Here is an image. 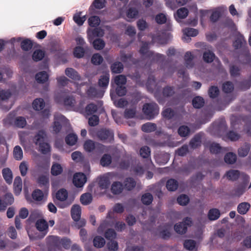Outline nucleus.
<instances>
[{"label": "nucleus", "mask_w": 251, "mask_h": 251, "mask_svg": "<svg viewBox=\"0 0 251 251\" xmlns=\"http://www.w3.org/2000/svg\"><path fill=\"white\" fill-rule=\"evenodd\" d=\"M34 142L42 153H47L50 151V146L47 142L46 135L43 131H39L34 138Z\"/></svg>", "instance_id": "f257e3e1"}, {"label": "nucleus", "mask_w": 251, "mask_h": 251, "mask_svg": "<svg viewBox=\"0 0 251 251\" xmlns=\"http://www.w3.org/2000/svg\"><path fill=\"white\" fill-rule=\"evenodd\" d=\"M143 111L147 118L150 119L158 114L159 109L156 104L151 103L145 104L143 106Z\"/></svg>", "instance_id": "f03ea898"}, {"label": "nucleus", "mask_w": 251, "mask_h": 251, "mask_svg": "<svg viewBox=\"0 0 251 251\" xmlns=\"http://www.w3.org/2000/svg\"><path fill=\"white\" fill-rule=\"evenodd\" d=\"M48 240L50 244L59 248L68 249L71 246L70 240L66 238L60 239L58 237L51 236L48 238Z\"/></svg>", "instance_id": "7ed1b4c3"}, {"label": "nucleus", "mask_w": 251, "mask_h": 251, "mask_svg": "<svg viewBox=\"0 0 251 251\" xmlns=\"http://www.w3.org/2000/svg\"><path fill=\"white\" fill-rule=\"evenodd\" d=\"M226 177L230 180H235L238 177L242 179L245 184H247L250 179L248 176L242 173L240 174L238 171L231 170L227 172Z\"/></svg>", "instance_id": "20e7f679"}, {"label": "nucleus", "mask_w": 251, "mask_h": 251, "mask_svg": "<svg viewBox=\"0 0 251 251\" xmlns=\"http://www.w3.org/2000/svg\"><path fill=\"white\" fill-rule=\"evenodd\" d=\"M4 124L6 125L14 124L19 127H23L26 125V121L23 117H19L16 119L14 118L11 116H9L4 120Z\"/></svg>", "instance_id": "39448f33"}, {"label": "nucleus", "mask_w": 251, "mask_h": 251, "mask_svg": "<svg viewBox=\"0 0 251 251\" xmlns=\"http://www.w3.org/2000/svg\"><path fill=\"white\" fill-rule=\"evenodd\" d=\"M86 182V176L81 173H76L74 175L73 183L77 187H81Z\"/></svg>", "instance_id": "423d86ee"}, {"label": "nucleus", "mask_w": 251, "mask_h": 251, "mask_svg": "<svg viewBox=\"0 0 251 251\" xmlns=\"http://www.w3.org/2000/svg\"><path fill=\"white\" fill-rule=\"evenodd\" d=\"M36 227L39 231L42 232L40 238L44 237L48 231V225L45 220H37L36 223Z\"/></svg>", "instance_id": "0eeeda50"}, {"label": "nucleus", "mask_w": 251, "mask_h": 251, "mask_svg": "<svg viewBox=\"0 0 251 251\" xmlns=\"http://www.w3.org/2000/svg\"><path fill=\"white\" fill-rule=\"evenodd\" d=\"M66 120V119L62 115L57 114L55 115L53 126V130L55 132L59 131L61 128V124L65 123Z\"/></svg>", "instance_id": "6e6552de"}, {"label": "nucleus", "mask_w": 251, "mask_h": 251, "mask_svg": "<svg viewBox=\"0 0 251 251\" xmlns=\"http://www.w3.org/2000/svg\"><path fill=\"white\" fill-rule=\"evenodd\" d=\"M104 34L103 30L100 28H97L94 29L89 28L87 29V35L89 40L93 39L95 37L103 36Z\"/></svg>", "instance_id": "1a4fd4ad"}, {"label": "nucleus", "mask_w": 251, "mask_h": 251, "mask_svg": "<svg viewBox=\"0 0 251 251\" xmlns=\"http://www.w3.org/2000/svg\"><path fill=\"white\" fill-rule=\"evenodd\" d=\"M183 36L182 39L186 42L189 41V37L196 36L198 34V31L194 28H186L183 30Z\"/></svg>", "instance_id": "9d476101"}, {"label": "nucleus", "mask_w": 251, "mask_h": 251, "mask_svg": "<svg viewBox=\"0 0 251 251\" xmlns=\"http://www.w3.org/2000/svg\"><path fill=\"white\" fill-rule=\"evenodd\" d=\"M71 214L73 219L75 221H78L81 215L80 206L78 205H74L71 209Z\"/></svg>", "instance_id": "9b49d317"}, {"label": "nucleus", "mask_w": 251, "mask_h": 251, "mask_svg": "<svg viewBox=\"0 0 251 251\" xmlns=\"http://www.w3.org/2000/svg\"><path fill=\"white\" fill-rule=\"evenodd\" d=\"M138 11L135 8L130 7L126 12V20L128 21H131L132 19H135L137 17Z\"/></svg>", "instance_id": "f8f14e48"}, {"label": "nucleus", "mask_w": 251, "mask_h": 251, "mask_svg": "<svg viewBox=\"0 0 251 251\" xmlns=\"http://www.w3.org/2000/svg\"><path fill=\"white\" fill-rule=\"evenodd\" d=\"M188 13V10L184 7H182L177 10L176 13L174 14V16L176 20L179 21V20L186 18Z\"/></svg>", "instance_id": "ddd939ff"}, {"label": "nucleus", "mask_w": 251, "mask_h": 251, "mask_svg": "<svg viewBox=\"0 0 251 251\" xmlns=\"http://www.w3.org/2000/svg\"><path fill=\"white\" fill-rule=\"evenodd\" d=\"M65 74L69 77L75 80H79L80 78V76L77 72L72 68H67L65 70Z\"/></svg>", "instance_id": "4468645a"}, {"label": "nucleus", "mask_w": 251, "mask_h": 251, "mask_svg": "<svg viewBox=\"0 0 251 251\" xmlns=\"http://www.w3.org/2000/svg\"><path fill=\"white\" fill-rule=\"evenodd\" d=\"M113 176L112 173H108L104 176L100 182V186L102 188H107L109 187L110 184V179Z\"/></svg>", "instance_id": "2eb2a0df"}, {"label": "nucleus", "mask_w": 251, "mask_h": 251, "mask_svg": "<svg viewBox=\"0 0 251 251\" xmlns=\"http://www.w3.org/2000/svg\"><path fill=\"white\" fill-rule=\"evenodd\" d=\"M184 248L190 251H197L198 244L192 240H187L184 243Z\"/></svg>", "instance_id": "dca6fc26"}, {"label": "nucleus", "mask_w": 251, "mask_h": 251, "mask_svg": "<svg viewBox=\"0 0 251 251\" xmlns=\"http://www.w3.org/2000/svg\"><path fill=\"white\" fill-rule=\"evenodd\" d=\"M109 74L107 72H104L102 75H101L99 83L100 87H106L109 83Z\"/></svg>", "instance_id": "f3484780"}, {"label": "nucleus", "mask_w": 251, "mask_h": 251, "mask_svg": "<svg viewBox=\"0 0 251 251\" xmlns=\"http://www.w3.org/2000/svg\"><path fill=\"white\" fill-rule=\"evenodd\" d=\"M45 104L43 99L41 98L35 99L32 103L33 109L37 111L43 109L45 107Z\"/></svg>", "instance_id": "a211bd4d"}, {"label": "nucleus", "mask_w": 251, "mask_h": 251, "mask_svg": "<svg viewBox=\"0 0 251 251\" xmlns=\"http://www.w3.org/2000/svg\"><path fill=\"white\" fill-rule=\"evenodd\" d=\"M22 188V181L20 176L15 178L14 182V189L15 193L16 195L20 194Z\"/></svg>", "instance_id": "6ab92c4d"}, {"label": "nucleus", "mask_w": 251, "mask_h": 251, "mask_svg": "<svg viewBox=\"0 0 251 251\" xmlns=\"http://www.w3.org/2000/svg\"><path fill=\"white\" fill-rule=\"evenodd\" d=\"M98 110L99 108L97 107L96 105L91 103L87 106L84 112H82L81 110L79 109V111L80 113H83L84 114V115H89L94 113Z\"/></svg>", "instance_id": "aec40b11"}, {"label": "nucleus", "mask_w": 251, "mask_h": 251, "mask_svg": "<svg viewBox=\"0 0 251 251\" xmlns=\"http://www.w3.org/2000/svg\"><path fill=\"white\" fill-rule=\"evenodd\" d=\"M98 136L101 140H111L113 137V133L108 130H102L99 132Z\"/></svg>", "instance_id": "412c9836"}, {"label": "nucleus", "mask_w": 251, "mask_h": 251, "mask_svg": "<svg viewBox=\"0 0 251 251\" xmlns=\"http://www.w3.org/2000/svg\"><path fill=\"white\" fill-rule=\"evenodd\" d=\"M250 206L248 202H242L238 205L237 211L241 214H245L249 210Z\"/></svg>", "instance_id": "4be33fe9"}, {"label": "nucleus", "mask_w": 251, "mask_h": 251, "mask_svg": "<svg viewBox=\"0 0 251 251\" xmlns=\"http://www.w3.org/2000/svg\"><path fill=\"white\" fill-rule=\"evenodd\" d=\"M123 189L121 183L118 182H114L111 186V192L114 194H119L121 193Z\"/></svg>", "instance_id": "5701e85b"}, {"label": "nucleus", "mask_w": 251, "mask_h": 251, "mask_svg": "<svg viewBox=\"0 0 251 251\" xmlns=\"http://www.w3.org/2000/svg\"><path fill=\"white\" fill-rule=\"evenodd\" d=\"M3 176L8 183H11L12 180V173L8 168H5L2 170Z\"/></svg>", "instance_id": "b1692460"}, {"label": "nucleus", "mask_w": 251, "mask_h": 251, "mask_svg": "<svg viewBox=\"0 0 251 251\" xmlns=\"http://www.w3.org/2000/svg\"><path fill=\"white\" fill-rule=\"evenodd\" d=\"M220 216V211L216 208L210 209L208 214V218L210 220H216L219 218Z\"/></svg>", "instance_id": "393cba45"}, {"label": "nucleus", "mask_w": 251, "mask_h": 251, "mask_svg": "<svg viewBox=\"0 0 251 251\" xmlns=\"http://www.w3.org/2000/svg\"><path fill=\"white\" fill-rule=\"evenodd\" d=\"M67 197L68 192L66 190L64 189L59 190L56 194V198L60 201H65Z\"/></svg>", "instance_id": "a878e982"}, {"label": "nucleus", "mask_w": 251, "mask_h": 251, "mask_svg": "<svg viewBox=\"0 0 251 251\" xmlns=\"http://www.w3.org/2000/svg\"><path fill=\"white\" fill-rule=\"evenodd\" d=\"M66 142L70 146L75 145L77 141V137L75 134H70L66 137Z\"/></svg>", "instance_id": "bb28decb"}, {"label": "nucleus", "mask_w": 251, "mask_h": 251, "mask_svg": "<svg viewBox=\"0 0 251 251\" xmlns=\"http://www.w3.org/2000/svg\"><path fill=\"white\" fill-rule=\"evenodd\" d=\"M63 171L61 166L58 163L53 164L51 168V173L53 176H57L60 174Z\"/></svg>", "instance_id": "cd10ccee"}, {"label": "nucleus", "mask_w": 251, "mask_h": 251, "mask_svg": "<svg viewBox=\"0 0 251 251\" xmlns=\"http://www.w3.org/2000/svg\"><path fill=\"white\" fill-rule=\"evenodd\" d=\"M177 186L178 183L175 179H171L167 182L166 187L169 191H175L177 189Z\"/></svg>", "instance_id": "c85d7f7f"}, {"label": "nucleus", "mask_w": 251, "mask_h": 251, "mask_svg": "<svg viewBox=\"0 0 251 251\" xmlns=\"http://www.w3.org/2000/svg\"><path fill=\"white\" fill-rule=\"evenodd\" d=\"M32 195L34 200L37 201H41L45 197H46L47 194H44L40 190H36L33 192Z\"/></svg>", "instance_id": "c756f323"}, {"label": "nucleus", "mask_w": 251, "mask_h": 251, "mask_svg": "<svg viewBox=\"0 0 251 251\" xmlns=\"http://www.w3.org/2000/svg\"><path fill=\"white\" fill-rule=\"evenodd\" d=\"M80 13H76L73 17V19L75 23L78 25H81L84 23V21L86 20L85 15L80 16Z\"/></svg>", "instance_id": "7c9ffc66"}, {"label": "nucleus", "mask_w": 251, "mask_h": 251, "mask_svg": "<svg viewBox=\"0 0 251 251\" xmlns=\"http://www.w3.org/2000/svg\"><path fill=\"white\" fill-rule=\"evenodd\" d=\"M92 200V197L90 193H85L80 197V201L84 205H87L89 204Z\"/></svg>", "instance_id": "2f4dec72"}, {"label": "nucleus", "mask_w": 251, "mask_h": 251, "mask_svg": "<svg viewBox=\"0 0 251 251\" xmlns=\"http://www.w3.org/2000/svg\"><path fill=\"white\" fill-rule=\"evenodd\" d=\"M48 79V75L45 72H41L36 75V80L41 83L46 81Z\"/></svg>", "instance_id": "473e14b6"}, {"label": "nucleus", "mask_w": 251, "mask_h": 251, "mask_svg": "<svg viewBox=\"0 0 251 251\" xmlns=\"http://www.w3.org/2000/svg\"><path fill=\"white\" fill-rule=\"evenodd\" d=\"M88 22L90 26L95 27L99 25L100 21L98 16H93L88 19Z\"/></svg>", "instance_id": "72a5a7b5"}, {"label": "nucleus", "mask_w": 251, "mask_h": 251, "mask_svg": "<svg viewBox=\"0 0 251 251\" xmlns=\"http://www.w3.org/2000/svg\"><path fill=\"white\" fill-rule=\"evenodd\" d=\"M13 154L15 158L17 160H21L23 158V151L21 148L19 146H16L13 151Z\"/></svg>", "instance_id": "f704fd0d"}, {"label": "nucleus", "mask_w": 251, "mask_h": 251, "mask_svg": "<svg viewBox=\"0 0 251 251\" xmlns=\"http://www.w3.org/2000/svg\"><path fill=\"white\" fill-rule=\"evenodd\" d=\"M215 58V55L213 52L208 50L204 52L203 54V58L206 62H211Z\"/></svg>", "instance_id": "c9c22d12"}, {"label": "nucleus", "mask_w": 251, "mask_h": 251, "mask_svg": "<svg viewBox=\"0 0 251 251\" xmlns=\"http://www.w3.org/2000/svg\"><path fill=\"white\" fill-rule=\"evenodd\" d=\"M155 125L151 123H148L143 125L142 126V130L147 132L153 131L155 129Z\"/></svg>", "instance_id": "e433bc0d"}, {"label": "nucleus", "mask_w": 251, "mask_h": 251, "mask_svg": "<svg viewBox=\"0 0 251 251\" xmlns=\"http://www.w3.org/2000/svg\"><path fill=\"white\" fill-rule=\"evenodd\" d=\"M11 96V93L9 90H3L0 88V99L2 100H8Z\"/></svg>", "instance_id": "4c0bfd02"}, {"label": "nucleus", "mask_w": 251, "mask_h": 251, "mask_svg": "<svg viewBox=\"0 0 251 251\" xmlns=\"http://www.w3.org/2000/svg\"><path fill=\"white\" fill-rule=\"evenodd\" d=\"M93 44L94 48L97 50L102 49L105 46L104 42L100 39L94 40L93 42Z\"/></svg>", "instance_id": "58836bf2"}, {"label": "nucleus", "mask_w": 251, "mask_h": 251, "mask_svg": "<svg viewBox=\"0 0 251 251\" xmlns=\"http://www.w3.org/2000/svg\"><path fill=\"white\" fill-rule=\"evenodd\" d=\"M28 168V163L26 161L22 162L19 166V169L21 174L22 176H25L26 175Z\"/></svg>", "instance_id": "ea45409f"}, {"label": "nucleus", "mask_w": 251, "mask_h": 251, "mask_svg": "<svg viewBox=\"0 0 251 251\" xmlns=\"http://www.w3.org/2000/svg\"><path fill=\"white\" fill-rule=\"evenodd\" d=\"M192 103L194 107L199 108L203 106L204 101L202 98L197 97L193 99Z\"/></svg>", "instance_id": "a19ab883"}, {"label": "nucleus", "mask_w": 251, "mask_h": 251, "mask_svg": "<svg viewBox=\"0 0 251 251\" xmlns=\"http://www.w3.org/2000/svg\"><path fill=\"white\" fill-rule=\"evenodd\" d=\"M123 69V66L120 62H115L111 66V70L113 73H120Z\"/></svg>", "instance_id": "79ce46f5"}, {"label": "nucleus", "mask_w": 251, "mask_h": 251, "mask_svg": "<svg viewBox=\"0 0 251 251\" xmlns=\"http://www.w3.org/2000/svg\"><path fill=\"white\" fill-rule=\"evenodd\" d=\"M105 243L104 239L100 236H97L94 239V245L96 247L101 248Z\"/></svg>", "instance_id": "37998d69"}, {"label": "nucleus", "mask_w": 251, "mask_h": 251, "mask_svg": "<svg viewBox=\"0 0 251 251\" xmlns=\"http://www.w3.org/2000/svg\"><path fill=\"white\" fill-rule=\"evenodd\" d=\"M84 54V49L82 47L77 46L74 50V55L75 57L81 58Z\"/></svg>", "instance_id": "c03bdc74"}, {"label": "nucleus", "mask_w": 251, "mask_h": 251, "mask_svg": "<svg viewBox=\"0 0 251 251\" xmlns=\"http://www.w3.org/2000/svg\"><path fill=\"white\" fill-rule=\"evenodd\" d=\"M126 81L125 76L119 75L116 76L114 78V82L117 86L124 85Z\"/></svg>", "instance_id": "a18cd8bd"}, {"label": "nucleus", "mask_w": 251, "mask_h": 251, "mask_svg": "<svg viewBox=\"0 0 251 251\" xmlns=\"http://www.w3.org/2000/svg\"><path fill=\"white\" fill-rule=\"evenodd\" d=\"M250 149V147L248 144L245 145L238 150L239 156L242 157L246 156L248 154Z\"/></svg>", "instance_id": "49530a36"}, {"label": "nucleus", "mask_w": 251, "mask_h": 251, "mask_svg": "<svg viewBox=\"0 0 251 251\" xmlns=\"http://www.w3.org/2000/svg\"><path fill=\"white\" fill-rule=\"evenodd\" d=\"M174 228L176 231L179 234H183L185 233L187 229V227L185 226V224L182 223L176 224Z\"/></svg>", "instance_id": "de8ad7c7"}, {"label": "nucleus", "mask_w": 251, "mask_h": 251, "mask_svg": "<svg viewBox=\"0 0 251 251\" xmlns=\"http://www.w3.org/2000/svg\"><path fill=\"white\" fill-rule=\"evenodd\" d=\"M44 52L40 50H35L33 54L32 57L34 61H38L41 60L44 56Z\"/></svg>", "instance_id": "09e8293b"}, {"label": "nucleus", "mask_w": 251, "mask_h": 251, "mask_svg": "<svg viewBox=\"0 0 251 251\" xmlns=\"http://www.w3.org/2000/svg\"><path fill=\"white\" fill-rule=\"evenodd\" d=\"M236 159V155L233 153H227L225 157V162L228 164H232L234 163Z\"/></svg>", "instance_id": "8fccbe9b"}, {"label": "nucleus", "mask_w": 251, "mask_h": 251, "mask_svg": "<svg viewBox=\"0 0 251 251\" xmlns=\"http://www.w3.org/2000/svg\"><path fill=\"white\" fill-rule=\"evenodd\" d=\"M95 148V145L94 143L90 140L86 141L84 144V150L88 152L93 151Z\"/></svg>", "instance_id": "3c124183"}, {"label": "nucleus", "mask_w": 251, "mask_h": 251, "mask_svg": "<svg viewBox=\"0 0 251 251\" xmlns=\"http://www.w3.org/2000/svg\"><path fill=\"white\" fill-rule=\"evenodd\" d=\"M91 61L93 64L99 65L102 62L103 58L100 54L96 53L92 56Z\"/></svg>", "instance_id": "603ef678"}, {"label": "nucleus", "mask_w": 251, "mask_h": 251, "mask_svg": "<svg viewBox=\"0 0 251 251\" xmlns=\"http://www.w3.org/2000/svg\"><path fill=\"white\" fill-rule=\"evenodd\" d=\"M21 48L23 50H30L32 46L31 42L28 39L24 40L21 42Z\"/></svg>", "instance_id": "864d4df0"}, {"label": "nucleus", "mask_w": 251, "mask_h": 251, "mask_svg": "<svg viewBox=\"0 0 251 251\" xmlns=\"http://www.w3.org/2000/svg\"><path fill=\"white\" fill-rule=\"evenodd\" d=\"M178 134L182 137H185L188 135L190 130L188 126H180L178 130Z\"/></svg>", "instance_id": "5fc2aeb1"}, {"label": "nucleus", "mask_w": 251, "mask_h": 251, "mask_svg": "<svg viewBox=\"0 0 251 251\" xmlns=\"http://www.w3.org/2000/svg\"><path fill=\"white\" fill-rule=\"evenodd\" d=\"M245 42L242 35L239 34L236 40L234 42L233 45L236 48L240 47Z\"/></svg>", "instance_id": "6e6d98bb"}, {"label": "nucleus", "mask_w": 251, "mask_h": 251, "mask_svg": "<svg viewBox=\"0 0 251 251\" xmlns=\"http://www.w3.org/2000/svg\"><path fill=\"white\" fill-rule=\"evenodd\" d=\"M152 196L149 193H147L143 195L142 197V201L145 204H149L152 201Z\"/></svg>", "instance_id": "4d7b16f0"}, {"label": "nucleus", "mask_w": 251, "mask_h": 251, "mask_svg": "<svg viewBox=\"0 0 251 251\" xmlns=\"http://www.w3.org/2000/svg\"><path fill=\"white\" fill-rule=\"evenodd\" d=\"M150 150L148 147H143L140 150V154L143 158H148L150 156Z\"/></svg>", "instance_id": "13d9d810"}, {"label": "nucleus", "mask_w": 251, "mask_h": 251, "mask_svg": "<svg viewBox=\"0 0 251 251\" xmlns=\"http://www.w3.org/2000/svg\"><path fill=\"white\" fill-rule=\"evenodd\" d=\"M201 142V137L199 135H196L192 139L190 144L192 148H195L200 146Z\"/></svg>", "instance_id": "bf43d9fd"}, {"label": "nucleus", "mask_w": 251, "mask_h": 251, "mask_svg": "<svg viewBox=\"0 0 251 251\" xmlns=\"http://www.w3.org/2000/svg\"><path fill=\"white\" fill-rule=\"evenodd\" d=\"M75 103V100L74 99L72 98H69L67 99L64 101V104L66 106H68L72 108L75 111H79V109L77 108L74 107V104Z\"/></svg>", "instance_id": "052dcab7"}, {"label": "nucleus", "mask_w": 251, "mask_h": 251, "mask_svg": "<svg viewBox=\"0 0 251 251\" xmlns=\"http://www.w3.org/2000/svg\"><path fill=\"white\" fill-rule=\"evenodd\" d=\"M87 94L90 97H102L103 94V92H101L100 93H98L95 88L91 87L87 91Z\"/></svg>", "instance_id": "680f3d73"}, {"label": "nucleus", "mask_w": 251, "mask_h": 251, "mask_svg": "<svg viewBox=\"0 0 251 251\" xmlns=\"http://www.w3.org/2000/svg\"><path fill=\"white\" fill-rule=\"evenodd\" d=\"M111 162V158L110 155L105 154L100 160V164L103 166H108Z\"/></svg>", "instance_id": "e2e57ef3"}, {"label": "nucleus", "mask_w": 251, "mask_h": 251, "mask_svg": "<svg viewBox=\"0 0 251 251\" xmlns=\"http://www.w3.org/2000/svg\"><path fill=\"white\" fill-rule=\"evenodd\" d=\"M209 149L211 152L214 153L220 152L222 150L219 145L215 143H212L210 145Z\"/></svg>", "instance_id": "0e129e2a"}, {"label": "nucleus", "mask_w": 251, "mask_h": 251, "mask_svg": "<svg viewBox=\"0 0 251 251\" xmlns=\"http://www.w3.org/2000/svg\"><path fill=\"white\" fill-rule=\"evenodd\" d=\"M189 199L188 196L185 195H180L177 198V202L180 205H186L189 201Z\"/></svg>", "instance_id": "69168bd1"}, {"label": "nucleus", "mask_w": 251, "mask_h": 251, "mask_svg": "<svg viewBox=\"0 0 251 251\" xmlns=\"http://www.w3.org/2000/svg\"><path fill=\"white\" fill-rule=\"evenodd\" d=\"M223 91L226 93H229L233 89V84L230 82H226L223 84Z\"/></svg>", "instance_id": "338daca9"}, {"label": "nucleus", "mask_w": 251, "mask_h": 251, "mask_svg": "<svg viewBox=\"0 0 251 251\" xmlns=\"http://www.w3.org/2000/svg\"><path fill=\"white\" fill-rule=\"evenodd\" d=\"M137 25L140 30H144L148 27V24L146 22L142 19L138 21Z\"/></svg>", "instance_id": "774afa93"}]
</instances>
